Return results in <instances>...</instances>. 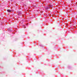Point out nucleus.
I'll return each instance as SVG.
<instances>
[{
	"mask_svg": "<svg viewBox=\"0 0 77 77\" xmlns=\"http://www.w3.org/2000/svg\"><path fill=\"white\" fill-rule=\"evenodd\" d=\"M50 7H51V6L50 5H49V6H48V7H45V9L46 10H48V9H50Z\"/></svg>",
	"mask_w": 77,
	"mask_h": 77,
	"instance_id": "nucleus-1",
	"label": "nucleus"
},
{
	"mask_svg": "<svg viewBox=\"0 0 77 77\" xmlns=\"http://www.w3.org/2000/svg\"><path fill=\"white\" fill-rule=\"evenodd\" d=\"M7 11L8 12H11V10H7Z\"/></svg>",
	"mask_w": 77,
	"mask_h": 77,
	"instance_id": "nucleus-2",
	"label": "nucleus"
}]
</instances>
